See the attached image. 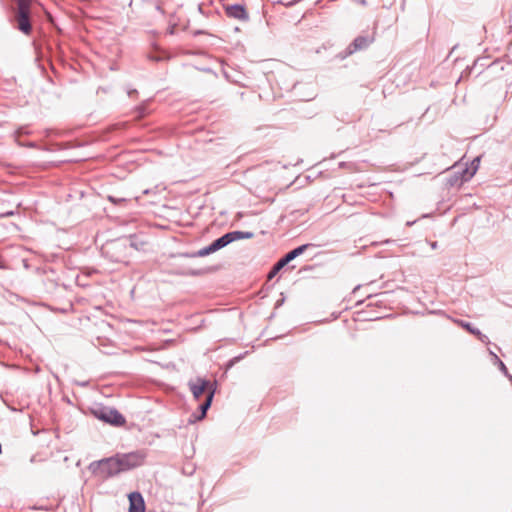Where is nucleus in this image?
Instances as JSON below:
<instances>
[{
    "label": "nucleus",
    "mask_w": 512,
    "mask_h": 512,
    "mask_svg": "<svg viewBox=\"0 0 512 512\" xmlns=\"http://www.w3.org/2000/svg\"><path fill=\"white\" fill-rule=\"evenodd\" d=\"M188 385L196 400H198L206 390L215 389L209 380L200 377H197L194 381H189Z\"/></svg>",
    "instance_id": "0eeeda50"
},
{
    "label": "nucleus",
    "mask_w": 512,
    "mask_h": 512,
    "mask_svg": "<svg viewBox=\"0 0 512 512\" xmlns=\"http://www.w3.org/2000/svg\"><path fill=\"white\" fill-rule=\"evenodd\" d=\"M280 270L281 269H277V265L275 263L270 272L268 273V279H272Z\"/></svg>",
    "instance_id": "cd10ccee"
},
{
    "label": "nucleus",
    "mask_w": 512,
    "mask_h": 512,
    "mask_svg": "<svg viewBox=\"0 0 512 512\" xmlns=\"http://www.w3.org/2000/svg\"><path fill=\"white\" fill-rule=\"evenodd\" d=\"M127 238L129 239V252L131 249L145 250L148 245V241L144 239L143 235H131Z\"/></svg>",
    "instance_id": "ddd939ff"
},
{
    "label": "nucleus",
    "mask_w": 512,
    "mask_h": 512,
    "mask_svg": "<svg viewBox=\"0 0 512 512\" xmlns=\"http://www.w3.org/2000/svg\"><path fill=\"white\" fill-rule=\"evenodd\" d=\"M206 250H207V254L210 255L214 252H216V250L213 248V245L212 244H209L208 246H205Z\"/></svg>",
    "instance_id": "c756f323"
},
{
    "label": "nucleus",
    "mask_w": 512,
    "mask_h": 512,
    "mask_svg": "<svg viewBox=\"0 0 512 512\" xmlns=\"http://www.w3.org/2000/svg\"><path fill=\"white\" fill-rule=\"evenodd\" d=\"M94 416L112 426L120 427L126 422L125 417L115 408L101 406L93 410Z\"/></svg>",
    "instance_id": "20e7f679"
},
{
    "label": "nucleus",
    "mask_w": 512,
    "mask_h": 512,
    "mask_svg": "<svg viewBox=\"0 0 512 512\" xmlns=\"http://www.w3.org/2000/svg\"><path fill=\"white\" fill-rule=\"evenodd\" d=\"M150 193H153V195H154L155 197H157V191H156V188H155V189H153V190L146 189V190H144V191H143V194H142L140 197H138V198H137V199L141 202V205H143V206H145V205H147V204L155 205V204L157 203V202H156V201H154V200H151V201H146V200H145V198H144V197H145L146 195H149Z\"/></svg>",
    "instance_id": "f3484780"
},
{
    "label": "nucleus",
    "mask_w": 512,
    "mask_h": 512,
    "mask_svg": "<svg viewBox=\"0 0 512 512\" xmlns=\"http://www.w3.org/2000/svg\"><path fill=\"white\" fill-rule=\"evenodd\" d=\"M465 178H466V173H464L463 167L457 166L456 170H454L446 178V185L448 187H460L463 183L470 180V179H465Z\"/></svg>",
    "instance_id": "9d476101"
},
{
    "label": "nucleus",
    "mask_w": 512,
    "mask_h": 512,
    "mask_svg": "<svg viewBox=\"0 0 512 512\" xmlns=\"http://www.w3.org/2000/svg\"><path fill=\"white\" fill-rule=\"evenodd\" d=\"M116 456L123 473L141 466L145 460V454L141 451L117 453Z\"/></svg>",
    "instance_id": "39448f33"
},
{
    "label": "nucleus",
    "mask_w": 512,
    "mask_h": 512,
    "mask_svg": "<svg viewBox=\"0 0 512 512\" xmlns=\"http://www.w3.org/2000/svg\"><path fill=\"white\" fill-rule=\"evenodd\" d=\"M373 42V38L369 36H357L346 48L345 56H350L353 53L366 49Z\"/></svg>",
    "instance_id": "6e6552de"
},
{
    "label": "nucleus",
    "mask_w": 512,
    "mask_h": 512,
    "mask_svg": "<svg viewBox=\"0 0 512 512\" xmlns=\"http://www.w3.org/2000/svg\"><path fill=\"white\" fill-rule=\"evenodd\" d=\"M182 274L199 275V271H183Z\"/></svg>",
    "instance_id": "473e14b6"
},
{
    "label": "nucleus",
    "mask_w": 512,
    "mask_h": 512,
    "mask_svg": "<svg viewBox=\"0 0 512 512\" xmlns=\"http://www.w3.org/2000/svg\"><path fill=\"white\" fill-rule=\"evenodd\" d=\"M132 93H137V90L130 91V92H129V96H131V95H132Z\"/></svg>",
    "instance_id": "c9c22d12"
},
{
    "label": "nucleus",
    "mask_w": 512,
    "mask_h": 512,
    "mask_svg": "<svg viewBox=\"0 0 512 512\" xmlns=\"http://www.w3.org/2000/svg\"><path fill=\"white\" fill-rule=\"evenodd\" d=\"M225 13L229 18L247 21L249 14L242 4H232L225 6Z\"/></svg>",
    "instance_id": "1a4fd4ad"
},
{
    "label": "nucleus",
    "mask_w": 512,
    "mask_h": 512,
    "mask_svg": "<svg viewBox=\"0 0 512 512\" xmlns=\"http://www.w3.org/2000/svg\"><path fill=\"white\" fill-rule=\"evenodd\" d=\"M101 255L114 263H126L129 257V239L121 237L107 241L101 247Z\"/></svg>",
    "instance_id": "f257e3e1"
},
{
    "label": "nucleus",
    "mask_w": 512,
    "mask_h": 512,
    "mask_svg": "<svg viewBox=\"0 0 512 512\" xmlns=\"http://www.w3.org/2000/svg\"><path fill=\"white\" fill-rule=\"evenodd\" d=\"M253 236H254L253 232L235 230V231L225 233L224 235L221 236V239H222L224 246L226 247L228 244H230L234 241L241 240V239H251Z\"/></svg>",
    "instance_id": "f8f14e48"
},
{
    "label": "nucleus",
    "mask_w": 512,
    "mask_h": 512,
    "mask_svg": "<svg viewBox=\"0 0 512 512\" xmlns=\"http://www.w3.org/2000/svg\"><path fill=\"white\" fill-rule=\"evenodd\" d=\"M155 9L160 11V1H155Z\"/></svg>",
    "instance_id": "72a5a7b5"
},
{
    "label": "nucleus",
    "mask_w": 512,
    "mask_h": 512,
    "mask_svg": "<svg viewBox=\"0 0 512 512\" xmlns=\"http://www.w3.org/2000/svg\"><path fill=\"white\" fill-rule=\"evenodd\" d=\"M28 130L25 127H20L16 130V135L28 134Z\"/></svg>",
    "instance_id": "c85d7f7f"
},
{
    "label": "nucleus",
    "mask_w": 512,
    "mask_h": 512,
    "mask_svg": "<svg viewBox=\"0 0 512 512\" xmlns=\"http://www.w3.org/2000/svg\"><path fill=\"white\" fill-rule=\"evenodd\" d=\"M151 50L147 52V59L153 62H158L160 60L159 54V44L157 40L154 38L150 41Z\"/></svg>",
    "instance_id": "4468645a"
},
{
    "label": "nucleus",
    "mask_w": 512,
    "mask_h": 512,
    "mask_svg": "<svg viewBox=\"0 0 512 512\" xmlns=\"http://www.w3.org/2000/svg\"><path fill=\"white\" fill-rule=\"evenodd\" d=\"M143 358L147 362L159 364V355L157 352L151 351Z\"/></svg>",
    "instance_id": "aec40b11"
},
{
    "label": "nucleus",
    "mask_w": 512,
    "mask_h": 512,
    "mask_svg": "<svg viewBox=\"0 0 512 512\" xmlns=\"http://www.w3.org/2000/svg\"><path fill=\"white\" fill-rule=\"evenodd\" d=\"M214 394H215V389H210L207 392L204 402H202L198 407L199 412L198 413L194 412L190 415L189 423H195L197 421H201L202 419H204L206 417L207 411L211 407V404H212V401L214 398Z\"/></svg>",
    "instance_id": "423d86ee"
},
{
    "label": "nucleus",
    "mask_w": 512,
    "mask_h": 512,
    "mask_svg": "<svg viewBox=\"0 0 512 512\" xmlns=\"http://www.w3.org/2000/svg\"><path fill=\"white\" fill-rule=\"evenodd\" d=\"M289 262H291L289 260V258L284 255L281 259H279L277 262H276V265H277V269H282L284 266H286Z\"/></svg>",
    "instance_id": "5701e85b"
},
{
    "label": "nucleus",
    "mask_w": 512,
    "mask_h": 512,
    "mask_svg": "<svg viewBox=\"0 0 512 512\" xmlns=\"http://www.w3.org/2000/svg\"><path fill=\"white\" fill-rule=\"evenodd\" d=\"M480 165V157H475L469 165L463 167L464 173H466L465 179H471L477 172Z\"/></svg>",
    "instance_id": "dca6fc26"
},
{
    "label": "nucleus",
    "mask_w": 512,
    "mask_h": 512,
    "mask_svg": "<svg viewBox=\"0 0 512 512\" xmlns=\"http://www.w3.org/2000/svg\"><path fill=\"white\" fill-rule=\"evenodd\" d=\"M239 359L240 357H234L233 359H231L227 364V368L232 367Z\"/></svg>",
    "instance_id": "7c9ffc66"
},
{
    "label": "nucleus",
    "mask_w": 512,
    "mask_h": 512,
    "mask_svg": "<svg viewBox=\"0 0 512 512\" xmlns=\"http://www.w3.org/2000/svg\"><path fill=\"white\" fill-rule=\"evenodd\" d=\"M477 338L482 342V343H488L489 342V338L483 334L480 330H477Z\"/></svg>",
    "instance_id": "a878e982"
},
{
    "label": "nucleus",
    "mask_w": 512,
    "mask_h": 512,
    "mask_svg": "<svg viewBox=\"0 0 512 512\" xmlns=\"http://www.w3.org/2000/svg\"><path fill=\"white\" fill-rule=\"evenodd\" d=\"M108 200L115 204V205H118V204H121V203H124L126 202V199L125 198H119V197H115V196H108Z\"/></svg>",
    "instance_id": "393cba45"
},
{
    "label": "nucleus",
    "mask_w": 512,
    "mask_h": 512,
    "mask_svg": "<svg viewBox=\"0 0 512 512\" xmlns=\"http://www.w3.org/2000/svg\"><path fill=\"white\" fill-rule=\"evenodd\" d=\"M174 342L173 339H162V350L170 347Z\"/></svg>",
    "instance_id": "bb28decb"
},
{
    "label": "nucleus",
    "mask_w": 512,
    "mask_h": 512,
    "mask_svg": "<svg viewBox=\"0 0 512 512\" xmlns=\"http://www.w3.org/2000/svg\"><path fill=\"white\" fill-rule=\"evenodd\" d=\"M490 354L492 355V357L494 359V363L498 365V367L501 370V372L505 376H508L509 378H512V376L508 372V369H507L506 365L501 361V359L492 351H490Z\"/></svg>",
    "instance_id": "a211bd4d"
},
{
    "label": "nucleus",
    "mask_w": 512,
    "mask_h": 512,
    "mask_svg": "<svg viewBox=\"0 0 512 512\" xmlns=\"http://www.w3.org/2000/svg\"><path fill=\"white\" fill-rule=\"evenodd\" d=\"M436 246H437V242H433V243L431 244V247H432L433 249H435V248H436Z\"/></svg>",
    "instance_id": "f704fd0d"
},
{
    "label": "nucleus",
    "mask_w": 512,
    "mask_h": 512,
    "mask_svg": "<svg viewBox=\"0 0 512 512\" xmlns=\"http://www.w3.org/2000/svg\"><path fill=\"white\" fill-rule=\"evenodd\" d=\"M211 244L213 245V248H214L216 251H218V250H220V249H222V248H224V247H225V246H224V244H223V242H222L221 237H219V238H217L216 240H214Z\"/></svg>",
    "instance_id": "b1692460"
},
{
    "label": "nucleus",
    "mask_w": 512,
    "mask_h": 512,
    "mask_svg": "<svg viewBox=\"0 0 512 512\" xmlns=\"http://www.w3.org/2000/svg\"><path fill=\"white\" fill-rule=\"evenodd\" d=\"M13 215H14V211H7V212L2 213L0 216L1 217H10Z\"/></svg>",
    "instance_id": "2f4dec72"
},
{
    "label": "nucleus",
    "mask_w": 512,
    "mask_h": 512,
    "mask_svg": "<svg viewBox=\"0 0 512 512\" xmlns=\"http://www.w3.org/2000/svg\"><path fill=\"white\" fill-rule=\"evenodd\" d=\"M135 112L137 113V115H136L137 118H143L144 116H146L148 114L147 104L139 105L138 107H136Z\"/></svg>",
    "instance_id": "4be33fe9"
},
{
    "label": "nucleus",
    "mask_w": 512,
    "mask_h": 512,
    "mask_svg": "<svg viewBox=\"0 0 512 512\" xmlns=\"http://www.w3.org/2000/svg\"><path fill=\"white\" fill-rule=\"evenodd\" d=\"M129 512H145V502L142 494L133 491L128 494Z\"/></svg>",
    "instance_id": "9b49d317"
},
{
    "label": "nucleus",
    "mask_w": 512,
    "mask_h": 512,
    "mask_svg": "<svg viewBox=\"0 0 512 512\" xmlns=\"http://www.w3.org/2000/svg\"><path fill=\"white\" fill-rule=\"evenodd\" d=\"M31 5L32 0H16V7L13 9L15 28L24 35H30L33 31Z\"/></svg>",
    "instance_id": "f03ea898"
},
{
    "label": "nucleus",
    "mask_w": 512,
    "mask_h": 512,
    "mask_svg": "<svg viewBox=\"0 0 512 512\" xmlns=\"http://www.w3.org/2000/svg\"><path fill=\"white\" fill-rule=\"evenodd\" d=\"M310 247H316V245L313 244V243L303 244V245H300V246L294 248L293 250L289 251L285 255L289 258L290 261H292L296 257H298L301 254H303Z\"/></svg>",
    "instance_id": "2eb2a0df"
},
{
    "label": "nucleus",
    "mask_w": 512,
    "mask_h": 512,
    "mask_svg": "<svg viewBox=\"0 0 512 512\" xmlns=\"http://www.w3.org/2000/svg\"><path fill=\"white\" fill-rule=\"evenodd\" d=\"M207 250L205 247L199 249L198 251L192 252V253H185L181 254L180 257H189V258H195V257H205L207 256Z\"/></svg>",
    "instance_id": "6ab92c4d"
},
{
    "label": "nucleus",
    "mask_w": 512,
    "mask_h": 512,
    "mask_svg": "<svg viewBox=\"0 0 512 512\" xmlns=\"http://www.w3.org/2000/svg\"><path fill=\"white\" fill-rule=\"evenodd\" d=\"M88 469L92 474L102 478H112L123 473L116 454L112 457L91 462Z\"/></svg>",
    "instance_id": "7ed1b4c3"
},
{
    "label": "nucleus",
    "mask_w": 512,
    "mask_h": 512,
    "mask_svg": "<svg viewBox=\"0 0 512 512\" xmlns=\"http://www.w3.org/2000/svg\"><path fill=\"white\" fill-rule=\"evenodd\" d=\"M460 325L465 329L467 330L468 332H470L471 334L473 335H477V330H479L478 328H475L473 326L472 323L470 322H465V321H459Z\"/></svg>",
    "instance_id": "412c9836"
}]
</instances>
